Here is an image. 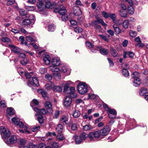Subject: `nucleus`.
<instances>
[{
	"label": "nucleus",
	"mask_w": 148,
	"mask_h": 148,
	"mask_svg": "<svg viewBox=\"0 0 148 148\" xmlns=\"http://www.w3.org/2000/svg\"><path fill=\"white\" fill-rule=\"evenodd\" d=\"M48 30L50 32H53L55 29V26L54 25H49L48 26Z\"/></svg>",
	"instance_id": "obj_43"
},
{
	"label": "nucleus",
	"mask_w": 148,
	"mask_h": 148,
	"mask_svg": "<svg viewBox=\"0 0 148 148\" xmlns=\"http://www.w3.org/2000/svg\"><path fill=\"white\" fill-rule=\"evenodd\" d=\"M53 66H49V69L52 72L61 71L65 73L67 71V67L63 64H61L58 68H55Z\"/></svg>",
	"instance_id": "obj_6"
},
{
	"label": "nucleus",
	"mask_w": 148,
	"mask_h": 148,
	"mask_svg": "<svg viewBox=\"0 0 148 148\" xmlns=\"http://www.w3.org/2000/svg\"><path fill=\"white\" fill-rule=\"evenodd\" d=\"M102 14L103 16L106 18H108L109 17L110 13H107L106 12L103 11L102 12Z\"/></svg>",
	"instance_id": "obj_55"
},
{
	"label": "nucleus",
	"mask_w": 148,
	"mask_h": 148,
	"mask_svg": "<svg viewBox=\"0 0 148 148\" xmlns=\"http://www.w3.org/2000/svg\"><path fill=\"white\" fill-rule=\"evenodd\" d=\"M88 137L91 140H93L94 138H98L101 135L100 131H97L89 134Z\"/></svg>",
	"instance_id": "obj_11"
},
{
	"label": "nucleus",
	"mask_w": 148,
	"mask_h": 148,
	"mask_svg": "<svg viewBox=\"0 0 148 148\" xmlns=\"http://www.w3.org/2000/svg\"><path fill=\"white\" fill-rule=\"evenodd\" d=\"M148 91L146 88H142L140 90L139 94L140 95L143 96L145 94L147 93Z\"/></svg>",
	"instance_id": "obj_29"
},
{
	"label": "nucleus",
	"mask_w": 148,
	"mask_h": 148,
	"mask_svg": "<svg viewBox=\"0 0 148 148\" xmlns=\"http://www.w3.org/2000/svg\"><path fill=\"white\" fill-rule=\"evenodd\" d=\"M0 133L2 138L5 142V140H7L11 134L9 129L3 126L0 127Z\"/></svg>",
	"instance_id": "obj_4"
},
{
	"label": "nucleus",
	"mask_w": 148,
	"mask_h": 148,
	"mask_svg": "<svg viewBox=\"0 0 148 148\" xmlns=\"http://www.w3.org/2000/svg\"><path fill=\"white\" fill-rule=\"evenodd\" d=\"M57 6L54 9L55 12H58L60 14L62 15L66 14V11L63 4L60 5V3L58 4Z\"/></svg>",
	"instance_id": "obj_9"
},
{
	"label": "nucleus",
	"mask_w": 148,
	"mask_h": 148,
	"mask_svg": "<svg viewBox=\"0 0 148 148\" xmlns=\"http://www.w3.org/2000/svg\"><path fill=\"white\" fill-rule=\"evenodd\" d=\"M59 3V2L58 3L55 2L53 3L52 4L51 2L48 1H45V7L48 8H55L57 6L58 4Z\"/></svg>",
	"instance_id": "obj_14"
},
{
	"label": "nucleus",
	"mask_w": 148,
	"mask_h": 148,
	"mask_svg": "<svg viewBox=\"0 0 148 148\" xmlns=\"http://www.w3.org/2000/svg\"><path fill=\"white\" fill-rule=\"evenodd\" d=\"M91 128V127L90 125H85L83 127V130L85 131L88 130Z\"/></svg>",
	"instance_id": "obj_58"
},
{
	"label": "nucleus",
	"mask_w": 148,
	"mask_h": 148,
	"mask_svg": "<svg viewBox=\"0 0 148 148\" xmlns=\"http://www.w3.org/2000/svg\"><path fill=\"white\" fill-rule=\"evenodd\" d=\"M101 136H106L107 135L110 131V129L108 126H105L103 129L100 130Z\"/></svg>",
	"instance_id": "obj_20"
},
{
	"label": "nucleus",
	"mask_w": 148,
	"mask_h": 148,
	"mask_svg": "<svg viewBox=\"0 0 148 148\" xmlns=\"http://www.w3.org/2000/svg\"><path fill=\"white\" fill-rule=\"evenodd\" d=\"M37 6L38 8V10L42 12L45 10L46 7L44 4L41 2H39L37 3Z\"/></svg>",
	"instance_id": "obj_21"
},
{
	"label": "nucleus",
	"mask_w": 148,
	"mask_h": 148,
	"mask_svg": "<svg viewBox=\"0 0 148 148\" xmlns=\"http://www.w3.org/2000/svg\"><path fill=\"white\" fill-rule=\"evenodd\" d=\"M20 119L17 117H14L12 119V122L14 124L18 126L20 128L25 127L24 130H19L18 131L19 132L25 133L26 134H28L30 133V132L28 130L27 127H25L23 123L20 121Z\"/></svg>",
	"instance_id": "obj_1"
},
{
	"label": "nucleus",
	"mask_w": 148,
	"mask_h": 148,
	"mask_svg": "<svg viewBox=\"0 0 148 148\" xmlns=\"http://www.w3.org/2000/svg\"><path fill=\"white\" fill-rule=\"evenodd\" d=\"M130 4V6L128 8V12L130 14H132L134 12V9L132 6L133 3L132 4Z\"/></svg>",
	"instance_id": "obj_31"
},
{
	"label": "nucleus",
	"mask_w": 148,
	"mask_h": 148,
	"mask_svg": "<svg viewBox=\"0 0 148 148\" xmlns=\"http://www.w3.org/2000/svg\"><path fill=\"white\" fill-rule=\"evenodd\" d=\"M28 60L26 58H25L22 61H21V63L23 65H25L28 63Z\"/></svg>",
	"instance_id": "obj_59"
},
{
	"label": "nucleus",
	"mask_w": 148,
	"mask_h": 148,
	"mask_svg": "<svg viewBox=\"0 0 148 148\" xmlns=\"http://www.w3.org/2000/svg\"><path fill=\"white\" fill-rule=\"evenodd\" d=\"M53 90L56 92H61L62 91V88L60 86H54L53 87Z\"/></svg>",
	"instance_id": "obj_33"
},
{
	"label": "nucleus",
	"mask_w": 148,
	"mask_h": 148,
	"mask_svg": "<svg viewBox=\"0 0 148 148\" xmlns=\"http://www.w3.org/2000/svg\"><path fill=\"white\" fill-rule=\"evenodd\" d=\"M8 46L11 48V50L16 53H18L22 51L21 49L13 45H8Z\"/></svg>",
	"instance_id": "obj_18"
},
{
	"label": "nucleus",
	"mask_w": 148,
	"mask_h": 148,
	"mask_svg": "<svg viewBox=\"0 0 148 148\" xmlns=\"http://www.w3.org/2000/svg\"><path fill=\"white\" fill-rule=\"evenodd\" d=\"M113 27L114 29L115 32L116 34H119L121 33V29L119 27L116 26L115 24L113 25Z\"/></svg>",
	"instance_id": "obj_32"
},
{
	"label": "nucleus",
	"mask_w": 148,
	"mask_h": 148,
	"mask_svg": "<svg viewBox=\"0 0 148 148\" xmlns=\"http://www.w3.org/2000/svg\"><path fill=\"white\" fill-rule=\"evenodd\" d=\"M40 91V92H41V95L42 96L44 97V99H45L46 100H47V99L48 98V97L47 96V92H45L43 91V90H40L39 89L38 90V92H39Z\"/></svg>",
	"instance_id": "obj_41"
},
{
	"label": "nucleus",
	"mask_w": 148,
	"mask_h": 148,
	"mask_svg": "<svg viewBox=\"0 0 148 148\" xmlns=\"http://www.w3.org/2000/svg\"><path fill=\"white\" fill-rule=\"evenodd\" d=\"M63 126L61 124H59L56 128L57 133H62L63 130Z\"/></svg>",
	"instance_id": "obj_38"
},
{
	"label": "nucleus",
	"mask_w": 148,
	"mask_h": 148,
	"mask_svg": "<svg viewBox=\"0 0 148 148\" xmlns=\"http://www.w3.org/2000/svg\"><path fill=\"white\" fill-rule=\"evenodd\" d=\"M72 103L71 98L69 96L66 97L64 102V104L65 107L68 108L69 107Z\"/></svg>",
	"instance_id": "obj_16"
},
{
	"label": "nucleus",
	"mask_w": 148,
	"mask_h": 148,
	"mask_svg": "<svg viewBox=\"0 0 148 148\" xmlns=\"http://www.w3.org/2000/svg\"><path fill=\"white\" fill-rule=\"evenodd\" d=\"M19 40L21 41V43L22 44H25L26 45H27V43L26 42H24V38L23 36H21L19 38Z\"/></svg>",
	"instance_id": "obj_53"
},
{
	"label": "nucleus",
	"mask_w": 148,
	"mask_h": 148,
	"mask_svg": "<svg viewBox=\"0 0 148 148\" xmlns=\"http://www.w3.org/2000/svg\"><path fill=\"white\" fill-rule=\"evenodd\" d=\"M116 15L115 14L110 13L109 17H110L112 20L113 22L116 19Z\"/></svg>",
	"instance_id": "obj_54"
},
{
	"label": "nucleus",
	"mask_w": 148,
	"mask_h": 148,
	"mask_svg": "<svg viewBox=\"0 0 148 148\" xmlns=\"http://www.w3.org/2000/svg\"><path fill=\"white\" fill-rule=\"evenodd\" d=\"M51 63L52 65L50 66H53L55 68H58V66L60 65V60L58 58H55L52 59Z\"/></svg>",
	"instance_id": "obj_15"
},
{
	"label": "nucleus",
	"mask_w": 148,
	"mask_h": 148,
	"mask_svg": "<svg viewBox=\"0 0 148 148\" xmlns=\"http://www.w3.org/2000/svg\"><path fill=\"white\" fill-rule=\"evenodd\" d=\"M75 32L77 33H79L83 31L82 29L79 27H76L74 29Z\"/></svg>",
	"instance_id": "obj_44"
},
{
	"label": "nucleus",
	"mask_w": 148,
	"mask_h": 148,
	"mask_svg": "<svg viewBox=\"0 0 148 148\" xmlns=\"http://www.w3.org/2000/svg\"><path fill=\"white\" fill-rule=\"evenodd\" d=\"M88 137V134L83 132L77 136L75 139V141L76 144L81 143L83 141L86 139Z\"/></svg>",
	"instance_id": "obj_8"
},
{
	"label": "nucleus",
	"mask_w": 148,
	"mask_h": 148,
	"mask_svg": "<svg viewBox=\"0 0 148 148\" xmlns=\"http://www.w3.org/2000/svg\"><path fill=\"white\" fill-rule=\"evenodd\" d=\"M26 17L28 18L30 21L32 22V24H33L35 21V17L33 14H30L29 15H27Z\"/></svg>",
	"instance_id": "obj_28"
},
{
	"label": "nucleus",
	"mask_w": 148,
	"mask_h": 148,
	"mask_svg": "<svg viewBox=\"0 0 148 148\" xmlns=\"http://www.w3.org/2000/svg\"><path fill=\"white\" fill-rule=\"evenodd\" d=\"M25 8L27 10L33 11L36 9V7L34 6H26Z\"/></svg>",
	"instance_id": "obj_42"
},
{
	"label": "nucleus",
	"mask_w": 148,
	"mask_h": 148,
	"mask_svg": "<svg viewBox=\"0 0 148 148\" xmlns=\"http://www.w3.org/2000/svg\"><path fill=\"white\" fill-rule=\"evenodd\" d=\"M99 36L104 41L108 42V40L106 37L103 34L99 35Z\"/></svg>",
	"instance_id": "obj_63"
},
{
	"label": "nucleus",
	"mask_w": 148,
	"mask_h": 148,
	"mask_svg": "<svg viewBox=\"0 0 148 148\" xmlns=\"http://www.w3.org/2000/svg\"><path fill=\"white\" fill-rule=\"evenodd\" d=\"M140 76V74L138 72H134L132 75V77L134 79L139 78Z\"/></svg>",
	"instance_id": "obj_39"
},
{
	"label": "nucleus",
	"mask_w": 148,
	"mask_h": 148,
	"mask_svg": "<svg viewBox=\"0 0 148 148\" xmlns=\"http://www.w3.org/2000/svg\"><path fill=\"white\" fill-rule=\"evenodd\" d=\"M97 50H99L100 53L102 55H106L109 52L108 50L107 49H101L99 47H97Z\"/></svg>",
	"instance_id": "obj_26"
},
{
	"label": "nucleus",
	"mask_w": 148,
	"mask_h": 148,
	"mask_svg": "<svg viewBox=\"0 0 148 148\" xmlns=\"http://www.w3.org/2000/svg\"><path fill=\"white\" fill-rule=\"evenodd\" d=\"M123 67L122 70V75L125 77H128L129 76V74L127 69H129V66L127 64H123Z\"/></svg>",
	"instance_id": "obj_13"
},
{
	"label": "nucleus",
	"mask_w": 148,
	"mask_h": 148,
	"mask_svg": "<svg viewBox=\"0 0 148 148\" xmlns=\"http://www.w3.org/2000/svg\"><path fill=\"white\" fill-rule=\"evenodd\" d=\"M51 58L50 56L48 55H46L43 59L44 63L46 65H49L51 62Z\"/></svg>",
	"instance_id": "obj_23"
},
{
	"label": "nucleus",
	"mask_w": 148,
	"mask_h": 148,
	"mask_svg": "<svg viewBox=\"0 0 148 148\" xmlns=\"http://www.w3.org/2000/svg\"><path fill=\"white\" fill-rule=\"evenodd\" d=\"M29 84L33 86H39V82L38 80L36 77H34L33 76L32 78H30L28 80Z\"/></svg>",
	"instance_id": "obj_12"
},
{
	"label": "nucleus",
	"mask_w": 148,
	"mask_h": 148,
	"mask_svg": "<svg viewBox=\"0 0 148 148\" xmlns=\"http://www.w3.org/2000/svg\"><path fill=\"white\" fill-rule=\"evenodd\" d=\"M51 148H58L59 146L58 144L56 142H54L51 143Z\"/></svg>",
	"instance_id": "obj_50"
},
{
	"label": "nucleus",
	"mask_w": 148,
	"mask_h": 148,
	"mask_svg": "<svg viewBox=\"0 0 148 148\" xmlns=\"http://www.w3.org/2000/svg\"><path fill=\"white\" fill-rule=\"evenodd\" d=\"M34 110L36 112H38V113L36 114V115H41L42 114H45L47 112H48L47 110H46L45 109L42 108L40 109H39L38 108H34Z\"/></svg>",
	"instance_id": "obj_19"
},
{
	"label": "nucleus",
	"mask_w": 148,
	"mask_h": 148,
	"mask_svg": "<svg viewBox=\"0 0 148 148\" xmlns=\"http://www.w3.org/2000/svg\"><path fill=\"white\" fill-rule=\"evenodd\" d=\"M103 106L110 118L113 119L116 117L117 112L115 109L109 107L108 105L105 103L103 104Z\"/></svg>",
	"instance_id": "obj_2"
},
{
	"label": "nucleus",
	"mask_w": 148,
	"mask_h": 148,
	"mask_svg": "<svg viewBox=\"0 0 148 148\" xmlns=\"http://www.w3.org/2000/svg\"><path fill=\"white\" fill-rule=\"evenodd\" d=\"M19 11L20 14L21 16H25L27 14V12L24 9H20Z\"/></svg>",
	"instance_id": "obj_48"
},
{
	"label": "nucleus",
	"mask_w": 148,
	"mask_h": 148,
	"mask_svg": "<svg viewBox=\"0 0 148 148\" xmlns=\"http://www.w3.org/2000/svg\"><path fill=\"white\" fill-rule=\"evenodd\" d=\"M73 14L76 16H79L82 14L81 11L79 8L77 6H74L73 8Z\"/></svg>",
	"instance_id": "obj_22"
},
{
	"label": "nucleus",
	"mask_w": 148,
	"mask_h": 148,
	"mask_svg": "<svg viewBox=\"0 0 148 148\" xmlns=\"http://www.w3.org/2000/svg\"><path fill=\"white\" fill-rule=\"evenodd\" d=\"M96 18L97 20L93 21L91 23V25L96 29H98L101 28V26L98 25L99 23H100L102 25L105 27L107 26V25L104 22L102 19L99 18L97 17H96Z\"/></svg>",
	"instance_id": "obj_7"
},
{
	"label": "nucleus",
	"mask_w": 148,
	"mask_h": 148,
	"mask_svg": "<svg viewBox=\"0 0 148 148\" xmlns=\"http://www.w3.org/2000/svg\"><path fill=\"white\" fill-rule=\"evenodd\" d=\"M7 1V5H12L14 4L15 2V0H6Z\"/></svg>",
	"instance_id": "obj_56"
},
{
	"label": "nucleus",
	"mask_w": 148,
	"mask_h": 148,
	"mask_svg": "<svg viewBox=\"0 0 148 148\" xmlns=\"http://www.w3.org/2000/svg\"><path fill=\"white\" fill-rule=\"evenodd\" d=\"M119 15L121 17L126 18L127 17V13L126 10H121L119 12Z\"/></svg>",
	"instance_id": "obj_30"
},
{
	"label": "nucleus",
	"mask_w": 148,
	"mask_h": 148,
	"mask_svg": "<svg viewBox=\"0 0 148 148\" xmlns=\"http://www.w3.org/2000/svg\"><path fill=\"white\" fill-rule=\"evenodd\" d=\"M137 34V32L135 31L131 30L130 31V35L132 38L135 37Z\"/></svg>",
	"instance_id": "obj_47"
},
{
	"label": "nucleus",
	"mask_w": 148,
	"mask_h": 148,
	"mask_svg": "<svg viewBox=\"0 0 148 148\" xmlns=\"http://www.w3.org/2000/svg\"><path fill=\"white\" fill-rule=\"evenodd\" d=\"M141 83V81L139 78L134 79L133 81V84L136 87H138L140 86Z\"/></svg>",
	"instance_id": "obj_24"
},
{
	"label": "nucleus",
	"mask_w": 148,
	"mask_h": 148,
	"mask_svg": "<svg viewBox=\"0 0 148 148\" xmlns=\"http://www.w3.org/2000/svg\"><path fill=\"white\" fill-rule=\"evenodd\" d=\"M45 78L48 80H51L52 79V77L51 74H47L45 75Z\"/></svg>",
	"instance_id": "obj_57"
},
{
	"label": "nucleus",
	"mask_w": 148,
	"mask_h": 148,
	"mask_svg": "<svg viewBox=\"0 0 148 148\" xmlns=\"http://www.w3.org/2000/svg\"><path fill=\"white\" fill-rule=\"evenodd\" d=\"M33 73L32 72H31L30 73H25V76L27 79H28V80L30 78H32V74Z\"/></svg>",
	"instance_id": "obj_49"
},
{
	"label": "nucleus",
	"mask_w": 148,
	"mask_h": 148,
	"mask_svg": "<svg viewBox=\"0 0 148 148\" xmlns=\"http://www.w3.org/2000/svg\"><path fill=\"white\" fill-rule=\"evenodd\" d=\"M1 40L2 42H9L10 41V39L6 37H3Z\"/></svg>",
	"instance_id": "obj_60"
},
{
	"label": "nucleus",
	"mask_w": 148,
	"mask_h": 148,
	"mask_svg": "<svg viewBox=\"0 0 148 148\" xmlns=\"http://www.w3.org/2000/svg\"><path fill=\"white\" fill-rule=\"evenodd\" d=\"M53 74V76L56 80L59 81L61 79V74L58 72H54Z\"/></svg>",
	"instance_id": "obj_25"
},
{
	"label": "nucleus",
	"mask_w": 148,
	"mask_h": 148,
	"mask_svg": "<svg viewBox=\"0 0 148 148\" xmlns=\"http://www.w3.org/2000/svg\"><path fill=\"white\" fill-rule=\"evenodd\" d=\"M45 108L47 109L48 112L51 113L53 112L52 106L51 103L49 101H46L44 103Z\"/></svg>",
	"instance_id": "obj_17"
},
{
	"label": "nucleus",
	"mask_w": 148,
	"mask_h": 148,
	"mask_svg": "<svg viewBox=\"0 0 148 148\" xmlns=\"http://www.w3.org/2000/svg\"><path fill=\"white\" fill-rule=\"evenodd\" d=\"M41 144H39L38 147L34 145H29V148H42Z\"/></svg>",
	"instance_id": "obj_64"
},
{
	"label": "nucleus",
	"mask_w": 148,
	"mask_h": 148,
	"mask_svg": "<svg viewBox=\"0 0 148 148\" xmlns=\"http://www.w3.org/2000/svg\"><path fill=\"white\" fill-rule=\"evenodd\" d=\"M7 114V116L8 115H12L15 113V111L14 109L12 108H9L7 109L6 111Z\"/></svg>",
	"instance_id": "obj_27"
},
{
	"label": "nucleus",
	"mask_w": 148,
	"mask_h": 148,
	"mask_svg": "<svg viewBox=\"0 0 148 148\" xmlns=\"http://www.w3.org/2000/svg\"><path fill=\"white\" fill-rule=\"evenodd\" d=\"M58 134L57 137V139L59 140H61L64 139V137L62 133H58Z\"/></svg>",
	"instance_id": "obj_40"
},
{
	"label": "nucleus",
	"mask_w": 148,
	"mask_h": 148,
	"mask_svg": "<svg viewBox=\"0 0 148 148\" xmlns=\"http://www.w3.org/2000/svg\"><path fill=\"white\" fill-rule=\"evenodd\" d=\"M122 26L123 28L126 29L128 28V25L129 24V22L128 20H125L122 23Z\"/></svg>",
	"instance_id": "obj_35"
},
{
	"label": "nucleus",
	"mask_w": 148,
	"mask_h": 148,
	"mask_svg": "<svg viewBox=\"0 0 148 148\" xmlns=\"http://www.w3.org/2000/svg\"><path fill=\"white\" fill-rule=\"evenodd\" d=\"M77 91L79 94L83 95L88 91V86L84 82H80L77 86Z\"/></svg>",
	"instance_id": "obj_5"
},
{
	"label": "nucleus",
	"mask_w": 148,
	"mask_h": 148,
	"mask_svg": "<svg viewBox=\"0 0 148 148\" xmlns=\"http://www.w3.org/2000/svg\"><path fill=\"white\" fill-rule=\"evenodd\" d=\"M17 141V138L16 136L13 135L8 137L7 140H5V142L7 144L9 145L15 144L16 143Z\"/></svg>",
	"instance_id": "obj_10"
},
{
	"label": "nucleus",
	"mask_w": 148,
	"mask_h": 148,
	"mask_svg": "<svg viewBox=\"0 0 148 148\" xmlns=\"http://www.w3.org/2000/svg\"><path fill=\"white\" fill-rule=\"evenodd\" d=\"M73 84V83L71 81H68L66 82L64 87L63 91L66 94H70L71 92L75 91V88L73 87H69L70 85Z\"/></svg>",
	"instance_id": "obj_3"
},
{
	"label": "nucleus",
	"mask_w": 148,
	"mask_h": 148,
	"mask_svg": "<svg viewBox=\"0 0 148 148\" xmlns=\"http://www.w3.org/2000/svg\"><path fill=\"white\" fill-rule=\"evenodd\" d=\"M68 117L67 116H63L61 118V122L63 123L67 124L68 121Z\"/></svg>",
	"instance_id": "obj_36"
},
{
	"label": "nucleus",
	"mask_w": 148,
	"mask_h": 148,
	"mask_svg": "<svg viewBox=\"0 0 148 148\" xmlns=\"http://www.w3.org/2000/svg\"><path fill=\"white\" fill-rule=\"evenodd\" d=\"M71 98H75L77 97V95L75 93V92H71L70 94V95L69 96Z\"/></svg>",
	"instance_id": "obj_62"
},
{
	"label": "nucleus",
	"mask_w": 148,
	"mask_h": 148,
	"mask_svg": "<svg viewBox=\"0 0 148 148\" xmlns=\"http://www.w3.org/2000/svg\"><path fill=\"white\" fill-rule=\"evenodd\" d=\"M31 24H32V22L27 18H25L24 19L22 23V25L27 26Z\"/></svg>",
	"instance_id": "obj_34"
},
{
	"label": "nucleus",
	"mask_w": 148,
	"mask_h": 148,
	"mask_svg": "<svg viewBox=\"0 0 148 148\" xmlns=\"http://www.w3.org/2000/svg\"><path fill=\"white\" fill-rule=\"evenodd\" d=\"M80 115V113L77 110H75L73 114V116L75 118H77L79 117Z\"/></svg>",
	"instance_id": "obj_37"
},
{
	"label": "nucleus",
	"mask_w": 148,
	"mask_h": 148,
	"mask_svg": "<svg viewBox=\"0 0 148 148\" xmlns=\"http://www.w3.org/2000/svg\"><path fill=\"white\" fill-rule=\"evenodd\" d=\"M25 40L27 41V42H33L35 40L33 38L28 36L26 37Z\"/></svg>",
	"instance_id": "obj_61"
},
{
	"label": "nucleus",
	"mask_w": 148,
	"mask_h": 148,
	"mask_svg": "<svg viewBox=\"0 0 148 148\" xmlns=\"http://www.w3.org/2000/svg\"><path fill=\"white\" fill-rule=\"evenodd\" d=\"M39 104V102L38 101L35 99H34L31 103V106L32 107L34 106V104L37 105H38Z\"/></svg>",
	"instance_id": "obj_51"
},
{
	"label": "nucleus",
	"mask_w": 148,
	"mask_h": 148,
	"mask_svg": "<svg viewBox=\"0 0 148 148\" xmlns=\"http://www.w3.org/2000/svg\"><path fill=\"white\" fill-rule=\"evenodd\" d=\"M54 86V84L51 83L50 84H47L45 86V88L47 90H50L52 88L53 89V87Z\"/></svg>",
	"instance_id": "obj_46"
},
{
	"label": "nucleus",
	"mask_w": 148,
	"mask_h": 148,
	"mask_svg": "<svg viewBox=\"0 0 148 148\" xmlns=\"http://www.w3.org/2000/svg\"><path fill=\"white\" fill-rule=\"evenodd\" d=\"M113 22L115 24V25L116 24V25L118 26L122 24V21L121 19H119L116 20V19L114 21H113Z\"/></svg>",
	"instance_id": "obj_52"
},
{
	"label": "nucleus",
	"mask_w": 148,
	"mask_h": 148,
	"mask_svg": "<svg viewBox=\"0 0 148 148\" xmlns=\"http://www.w3.org/2000/svg\"><path fill=\"white\" fill-rule=\"evenodd\" d=\"M110 52L111 55L113 57H116L117 55L116 51L112 48L110 50Z\"/></svg>",
	"instance_id": "obj_45"
}]
</instances>
